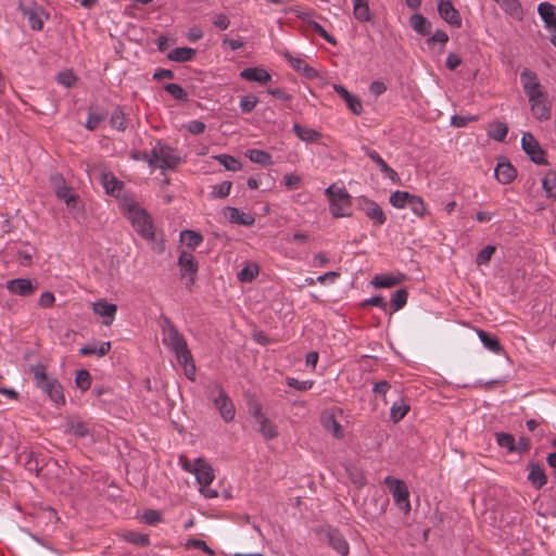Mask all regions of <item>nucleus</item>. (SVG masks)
Wrapping results in <instances>:
<instances>
[{
  "label": "nucleus",
  "instance_id": "nucleus-38",
  "mask_svg": "<svg viewBox=\"0 0 556 556\" xmlns=\"http://www.w3.org/2000/svg\"><path fill=\"white\" fill-rule=\"evenodd\" d=\"M508 132V127L505 123L502 122H493L490 124L488 129V135L492 139L496 141H504Z\"/></svg>",
  "mask_w": 556,
  "mask_h": 556
},
{
  "label": "nucleus",
  "instance_id": "nucleus-33",
  "mask_svg": "<svg viewBox=\"0 0 556 556\" xmlns=\"http://www.w3.org/2000/svg\"><path fill=\"white\" fill-rule=\"evenodd\" d=\"M197 54V51L192 48L188 47H180L173 49L168 54L167 58L170 61L175 62H188L191 61Z\"/></svg>",
  "mask_w": 556,
  "mask_h": 556
},
{
  "label": "nucleus",
  "instance_id": "nucleus-46",
  "mask_svg": "<svg viewBox=\"0 0 556 556\" xmlns=\"http://www.w3.org/2000/svg\"><path fill=\"white\" fill-rule=\"evenodd\" d=\"M520 80H521L523 90L530 89V88L533 89V87H540V83L538 80L536 75L527 68L521 72Z\"/></svg>",
  "mask_w": 556,
  "mask_h": 556
},
{
  "label": "nucleus",
  "instance_id": "nucleus-24",
  "mask_svg": "<svg viewBox=\"0 0 556 556\" xmlns=\"http://www.w3.org/2000/svg\"><path fill=\"white\" fill-rule=\"evenodd\" d=\"M327 535L328 543L334 551H337L341 556H346L349 554V544L338 530L331 529L328 531Z\"/></svg>",
  "mask_w": 556,
  "mask_h": 556
},
{
  "label": "nucleus",
  "instance_id": "nucleus-40",
  "mask_svg": "<svg viewBox=\"0 0 556 556\" xmlns=\"http://www.w3.org/2000/svg\"><path fill=\"white\" fill-rule=\"evenodd\" d=\"M247 155L253 163L261 164L264 166L271 164L270 154L264 150L251 149L247 152Z\"/></svg>",
  "mask_w": 556,
  "mask_h": 556
},
{
  "label": "nucleus",
  "instance_id": "nucleus-54",
  "mask_svg": "<svg viewBox=\"0 0 556 556\" xmlns=\"http://www.w3.org/2000/svg\"><path fill=\"white\" fill-rule=\"evenodd\" d=\"M497 444L507 448L508 452H515V438L509 433H498L496 435Z\"/></svg>",
  "mask_w": 556,
  "mask_h": 556
},
{
  "label": "nucleus",
  "instance_id": "nucleus-42",
  "mask_svg": "<svg viewBox=\"0 0 556 556\" xmlns=\"http://www.w3.org/2000/svg\"><path fill=\"white\" fill-rule=\"evenodd\" d=\"M409 412V405L406 404L404 401H401L400 403H394L391 407L390 417L394 422L400 421L403 419L406 414Z\"/></svg>",
  "mask_w": 556,
  "mask_h": 556
},
{
  "label": "nucleus",
  "instance_id": "nucleus-51",
  "mask_svg": "<svg viewBox=\"0 0 556 556\" xmlns=\"http://www.w3.org/2000/svg\"><path fill=\"white\" fill-rule=\"evenodd\" d=\"M408 207H410V210L417 215V216H425L426 213H427V208H426V204L425 202L421 200V198L419 197H416V195H413L410 197L409 199V202H408Z\"/></svg>",
  "mask_w": 556,
  "mask_h": 556
},
{
  "label": "nucleus",
  "instance_id": "nucleus-9",
  "mask_svg": "<svg viewBox=\"0 0 556 556\" xmlns=\"http://www.w3.org/2000/svg\"><path fill=\"white\" fill-rule=\"evenodd\" d=\"M522 150L531 157L536 164H545V153L540 147L538 140L531 132H525L521 138Z\"/></svg>",
  "mask_w": 556,
  "mask_h": 556
},
{
  "label": "nucleus",
  "instance_id": "nucleus-55",
  "mask_svg": "<svg viewBox=\"0 0 556 556\" xmlns=\"http://www.w3.org/2000/svg\"><path fill=\"white\" fill-rule=\"evenodd\" d=\"M258 99L253 94H248L241 98L240 100V109L244 113H250L257 105Z\"/></svg>",
  "mask_w": 556,
  "mask_h": 556
},
{
  "label": "nucleus",
  "instance_id": "nucleus-27",
  "mask_svg": "<svg viewBox=\"0 0 556 556\" xmlns=\"http://www.w3.org/2000/svg\"><path fill=\"white\" fill-rule=\"evenodd\" d=\"M532 115L540 121H547L551 117V104L546 98L530 102Z\"/></svg>",
  "mask_w": 556,
  "mask_h": 556
},
{
  "label": "nucleus",
  "instance_id": "nucleus-14",
  "mask_svg": "<svg viewBox=\"0 0 556 556\" xmlns=\"http://www.w3.org/2000/svg\"><path fill=\"white\" fill-rule=\"evenodd\" d=\"M440 16L452 26L459 27L462 18L459 12L454 8L450 0H441L438 4Z\"/></svg>",
  "mask_w": 556,
  "mask_h": 556
},
{
  "label": "nucleus",
  "instance_id": "nucleus-21",
  "mask_svg": "<svg viewBox=\"0 0 556 556\" xmlns=\"http://www.w3.org/2000/svg\"><path fill=\"white\" fill-rule=\"evenodd\" d=\"M240 76H241V78H243L245 80L256 81L262 85L267 84L271 79L270 74L262 67L244 68L243 71H241Z\"/></svg>",
  "mask_w": 556,
  "mask_h": 556
},
{
  "label": "nucleus",
  "instance_id": "nucleus-10",
  "mask_svg": "<svg viewBox=\"0 0 556 556\" xmlns=\"http://www.w3.org/2000/svg\"><path fill=\"white\" fill-rule=\"evenodd\" d=\"M7 290L15 295L30 296L37 290V285L28 278H15L8 280L5 283Z\"/></svg>",
  "mask_w": 556,
  "mask_h": 556
},
{
  "label": "nucleus",
  "instance_id": "nucleus-15",
  "mask_svg": "<svg viewBox=\"0 0 556 556\" xmlns=\"http://www.w3.org/2000/svg\"><path fill=\"white\" fill-rule=\"evenodd\" d=\"M193 475L201 486H207L214 480V471L211 465L202 458H197V467L193 468Z\"/></svg>",
  "mask_w": 556,
  "mask_h": 556
},
{
  "label": "nucleus",
  "instance_id": "nucleus-53",
  "mask_svg": "<svg viewBox=\"0 0 556 556\" xmlns=\"http://www.w3.org/2000/svg\"><path fill=\"white\" fill-rule=\"evenodd\" d=\"M75 382H76V386L80 390H83V391L88 390L90 388V384H91L90 374L87 370H85V369L78 370L76 372Z\"/></svg>",
  "mask_w": 556,
  "mask_h": 556
},
{
  "label": "nucleus",
  "instance_id": "nucleus-45",
  "mask_svg": "<svg viewBox=\"0 0 556 556\" xmlns=\"http://www.w3.org/2000/svg\"><path fill=\"white\" fill-rule=\"evenodd\" d=\"M215 159L227 169V170H232V172H237V170H240L241 169V164L240 162L235 159L233 156L231 155H228V154H219V155H216Z\"/></svg>",
  "mask_w": 556,
  "mask_h": 556
},
{
  "label": "nucleus",
  "instance_id": "nucleus-28",
  "mask_svg": "<svg viewBox=\"0 0 556 556\" xmlns=\"http://www.w3.org/2000/svg\"><path fill=\"white\" fill-rule=\"evenodd\" d=\"M364 150L366 154L378 165L380 170L387 174V176L392 181L396 182L399 180L397 173L383 161V159L378 154L377 151L370 150L368 148H364Z\"/></svg>",
  "mask_w": 556,
  "mask_h": 556
},
{
  "label": "nucleus",
  "instance_id": "nucleus-18",
  "mask_svg": "<svg viewBox=\"0 0 556 556\" xmlns=\"http://www.w3.org/2000/svg\"><path fill=\"white\" fill-rule=\"evenodd\" d=\"M282 55L286 60L289 61L291 66L298 73L303 74L306 78L313 79L318 76V73L315 68L311 67L304 60L301 58L293 56L290 52L285 51Z\"/></svg>",
  "mask_w": 556,
  "mask_h": 556
},
{
  "label": "nucleus",
  "instance_id": "nucleus-63",
  "mask_svg": "<svg viewBox=\"0 0 556 556\" xmlns=\"http://www.w3.org/2000/svg\"><path fill=\"white\" fill-rule=\"evenodd\" d=\"M58 81L61 85L70 88L76 81V77L74 76V74L72 72L65 71V72H62V73H60L58 75Z\"/></svg>",
  "mask_w": 556,
  "mask_h": 556
},
{
  "label": "nucleus",
  "instance_id": "nucleus-34",
  "mask_svg": "<svg viewBox=\"0 0 556 556\" xmlns=\"http://www.w3.org/2000/svg\"><path fill=\"white\" fill-rule=\"evenodd\" d=\"M410 26L416 33H418L421 36L429 35L431 30L430 22L421 14L412 15Z\"/></svg>",
  "mask_w": 556,
  "mask_h": 556
},
{
  "label": "nucleus",
  "instance_id": "nucleus-39",
  "mask_svg": "<svg viewBox=\"0 0 556 556\" xmlns=\"http://www.w3.org/2000/svg\"><path fill=\"white\" fill-rule=\"evenodd\" d=\"M478 336H479L481 342L483 343V345L488 350H490L491 352L496 353V354L502 352V345H501L500 341L497 340V338L491 337L484 330H478Z\"/></svg>",
  "mask_w": 556,
  "mask_h": 556
},
{
  "label": "nucleus",
  "instance_id": "nucleus-29",
  "mask_svg": "<svg viewBox=\"0 0 556 556\" xmlns=\"http://www.w3.org/2000/svg\"><path fill=\"white\" fill-rule=\"evenodd\" d=\"M256 424L258 425L257 431L265 440H273L278 437L277 426L266 416H260V420Z\"/></svg>",
  "mask_w": 556,
  "mask_h": 556
},
{
  "label": "nucleus",
  "instance_id": "nucleus-20",
  "mask_svg": "<svg viewBox=\"0 0 556 556\" xmlns=\"http://www.w3.org/2000/svg\"><path fill=\"white\" fill-rule=\"evenodd\" d=\"M224 215L229 222L243 226H252L255 222L254 217L249 214L240 211L237 207L227 206L224 208Z\"/></svg>",
  "mask_w": 556,
  "mask_h": 556
},
{
  "label": "nucleus",
  "instance_id": "nucleus-23",
  "mask_svg": "<svg viewBox=\"0 0 556 556\" xmlns=\"http://www.w3.org/2000/svg\"><path fill=\"white\" fill-rule=\"evenodd\" d=\"M101 184L105 189V192L113 197H119L123 182L118 180L112 173L103 172L101 174Z\"/></svg>",
  "mask_w": 556,
  "mask_h": 556
},
{
  "label": "nucleus",
  "instance_id": "nucleus-12",
  "mask_svg": "<svg viewBox=\"0 0 556 556\" xmlns=\"http://www.w3.org/2000/svg\"><path fill=\"white\" fill-rule=\"evenodd\" d=\"M359 206L365 215L370 218L375 225L380 226L386 223V214L383 213L382 208L372 200L364 198L361 200Z\"/></svg>",
  "mask_w": 556,
  "mask_h": 556
},
{
  "label": "nucleus",
  "instance_id": "nucleus-50",
  "mask_svg": "<svg viewBox=\"0 0 556 556\" xmlns=\"http://www.w3.org/2000/svg\"><path fill=\"white\" fill-rule=\"evenodd\" d=\"M164 89L176 100H187L188 93L178 84L170 83L164 86Z\"/></svg>",
  "mask_w": 556,
  "mask_h": 556
},
{
  "label": "nucleus",
  "instance_id": "nucleus-4",
  "mask_svg": "<svg viewBox=\"0 0 556 556\" xmlns=\"http://www.w3.org/2000/svg\"><path fill=\"white\" fill-rule=\"evenodd\" d=\"M207 395L226 422L235 418V405L219 382L212 381L208 383Z\"/></svg>",
  "mask_w": 556,
  "mask_h": 556
},
{
  "label": "nucleus",
  "instance_id": "nucleus-62",
  "mask_svg": "<svg viewBox=\"0 0 556 556\" xmlns=\"http://www.w3.org/2000/svg\"><path fill=\"white\" fill-rule=\"evenodd\" d=\"M142 517H143V520L146 521V523H148L150 526H154L162 520L161 513L157 510H153V509L144 511Z\"/></svg>",
  "mask_w": 556,
  "mask_h": 556
},
{
  "label": "nucleus",
  "instance_id": "nucleus-5",
  "mask_svg": "<svg viewBox=\"0 0 556 556\" xmlns=\"http://www.w3.org/2000/svg\"><path fill=\"white\" fill-rule=\"evenodd\" d=\"M146 160L150 166L165 170L167 168H174L179 163L180 159L175 154L172 148L157 142L150 154L147 155Z\"/></svg>",
  "mask_w": 556,
  "mask_h": 556
},
{
  "label": "nucleus",
  "instance_id": "nucleus-6",
  "mask_svg": "<svg viewBox=\"0 0 556 556\" xmlns=\"http://www.w3.org/2000/svg\"><path fill=\"white\" fill-rule=\"evenodd\" d=\"M325 192L329 198V210L333 217L339 218L350 215L344 212V208L351 205V197L345 188H339L336 187V185H331Z\"/></svg>",
  "mask_w": 556,
  "mask_h": 556
},
{
  "label": "nucleus",
  "instance_id": "nucleus-37",
  "mask_svg": "<svg viewBox=\"0 0 556 556\" xmlns=\"http://www.w3.org/2000/svg\"><path fill=\"white\" fill-rule=\"evenodd\" d=\"M111 350V343L110 342H102L99 345H86L83 346L79 350V353L84 356L88 355H97L99 357H102L106 355Z\"/></svg>",
  "mask_w": 556,
  "mask_h": 556
},
{
  "label": "nucleus",
  "instance_id": "nucleus-22",
  "mask_svg": "<svg viewBox=\"0 0 556 556\" xmlns=\"http://www.w3.org/2000/svg\"><path fill=\"white\" fill-rule=\"evenodd\" d=\"M320 422L334 438L341 439L343 437V429L332 413L324 412L320 416Z\"/></svg>",
  "mask_w": 556,
  "mask_h": 556
},
{
  "label": "nucleus",
  "instance_id": "nucleus-8",
  "mask_svg": "<svg viewBox=\"0 0 556 556\" xmlns=\"http://www.w3.org/2000/svg\"><path fill=\"white\" fill-rule=\"evenodd\" d=\"M178 266L180 268L181 277H187V286H192L195 281V275L199 269L198 262L194 256L188 251H181L178 258Z\"/></svg>",
  "mask_w": 556,
  "mask_h": 556
},
{
  "label": "nucleus",
  "instance_id": "nucleus-31",
  "mask_svg": "<svg viewBox=\"0 0 556 556\" xmlns=\"http://www.w3.org/2000/svg\"><path fill=\"white\" fill-rule=\"evenodd\" d=\"M353 14L359 22H370L372 16L369 10L368 0H352Z\"/></svg>",
  "mask_w": 556,
  "mask_h": 556
},
{
  "label": "nucleus",
  "instance_id": "nucleus-57",
  "mask_svg": "<svg viewBox=\"0 0 556 556\" xmlns=\"http://www.w3.org/2000/svg\"><path fill=\"white\" fill-rule=\"evenodd\" d=\"M126 540L139 546L149 545V536L139 532L130 531L125 535Z\"/></svg>",
  "mask_w": 556,
  "mask_h": 556
},
{
  "label": "nucleus",
  "instance_id": "nucleus-49",
  "mask_svg": "<svg viewBox=\"0 0 556 556\" xmlns=\"http://www.w3.org/2000/svg\"><path fill=\"white\" fill-rule=\"evenodd\" d=\"M311 29H313L315 33H317L321 38H324L327 42H329L332 46L337 45L336 38L330 35L320 24H318L315 21H309L307 24Z\"/></svg>",
  "mask_w": 556,
  "mask_h": 556
},
{
  "label": "nucleus",
  "instance_id": "nucleus-32",
  "mask_svg": "<svg viewBox=\"0 0 556 556\" xmlns=\"http://www.w3.org/2000/svg\"><path fill=\"white\" fill-rule=\"evenodd\" d=\"M403 280V276L396 277L390 274H382V275H376L372 280L371 285L375 288H391L396 285H400Z\"/></svg>",
  "mask_w": 556,
  "mask_h": 556
},
{
  "label": "nucleus",
  "instance_id": "nucleus-61",
  "mask_svg": "<svg viewBox=\"0 0 556 556\" xmlns=\"http://www.w3.org/2000/svg\"><path fill=\"white\" fill-rule=\"evenodd\" d=\"M178 363L184 367L186 377L193 381L195 379V365L192 355L190 354V359L187 362L178 361Z\"/></svg>",
  "mask_w": 556,
  "mask_h": 556
},
{
  "label": "nucleus",
  "instance_id": "nucleus-56",
  "mask_svg": "<svg viewBox=\"0 0 556 556\" xmlns=\"http://www.w3.org/2000/svg\"><path fill=\"white\" fill-rule=\"evenodd\" d=\"M110 123L112 127L121 131L125 130L127 127L125 115L121 110L114 111V113L111 116Z\"/></svg>",
  "mask_w": 556,
  "mask_h": 556
},
{
  "label": "nucleus",
  "instance_id": "nucleus-41",
  "mask_svg": "<svg viewBox=\"0 0 556 556\" xmlns=\"http://www.w3.org/2000/svg\"><path fill=\"white\" fill-rule=\"evenodd\" d=\"M412 194L406 191H394L390 195V203L397 208H404L408 205Z\"/></svg>",
  "mask_w": 556,
  "mask_h": 556
},
{
  "label": "nucleus",
  "instance_id": "nucleus-35",
  "mask_svg": "<svg viewBox=\"0 0 556 556\" xmlns=\"http://www.w3.org/2000/svg\"><path fill=\"white\" fill-rule=\"evenodd\" d=\"M293 130H294L295 135L302 141H305V142H314L320 138V134L318 131H316L315 129H312V128L301 126L298 123H295L293 125Z\"/></svg>",
  "mask_w": 556,
  "mask_h": 556
},
{
  "label": "nucleus",
  "instance_id": "nucleus-36",
  "mask_svg": "<svg viewBox=\"0 0 556 556\" xmlns=\"http://www.w3.org/2000/svg\"><path fill=\"white\" fill-rule=\"evenodd\" d=\"M180 241L188 248L194 249L202 243L203 237L200 232L186 229L180 232Z\"/></svg>",
  "mask_w": 556,
  "mask_h": 556
},
{
  "label": "nucleus",
  "instance_id": "nucleus-44",
  "mask_svg": "<svg viewBox=\"0 0 556 556\" xmlns=\"http://www.w3.org/2000/svg\"><path fill=\"white\" fill-rule=\"evenodd\" d=\"M258 274V266L256 264H249L243 267L237 275L241 282H251Z\"/></svg>",
  "mask_w": 556,
  "mask_h": 556
},
{
  "label": "nucleus",
  "instance_id": "nucleus-16",
  "mask_svg": "<svg viewBox=\"0 0 556 556\" xmlns=\"http://www.w3.org/2000/svg\"><path fill=\"white\" fill-rule=\"evenodd\" d=\"M23 15L27 17L29 26L34 30H41L43 27L45 12L41 7L33 4L22 9Z\"/></svg>",
  "mask_w": 556,
  "mask_h": 556
},
{
  "label": "nucleus",
  "instance_id": "nucleus-11",
  "mask_svg": "<svg viewBox=\"0 0 556 556\" xmlns=\"http://www.w3.org/2000/svg\"><path fill=\"white\" fill-rule=\"evenodd\" d=\"M92 312L103 318V325L110 326L115 319L117 305L109 303L104 299H100L92 303Z\"/></svg>",
  "mask_w": 556,
  "mask_h": 556
},
{
  "label": "nucleus",
  "instance_id": "nucleus-17",
  "mask_svg": "<svg viewBox=\"0 0 556 556\" xmlns=\"http://www.w3.org/2000/svg\"><path fill=\"white\" fill-rule=\"evenodd\" d=\"M333 89L344 100L349 110L356 115H361L363 113V104L357 96L349 92L342 85H333Z\"/></svg>",
  "mask_w": 556,
  "mask_h": 556
},
{
  "label": "nucleus",
  "instance_id": "nucleus-26",
  "mask_svg": "<svg viewBox=\"0 0 556 556\" xmlns=\"http://www.w3.org/2000/svg\"><path fill=\"white\" fill-rule=\"evenodd\" d=\"M528 480L535 489H541L547 482V477L544 469L534 463L529 465Z\"/></svg>",
  "mask_w": 556,
  "mask_h": 556
},
{
  "label": "nucleus",
  "instance_id": "nucleus-25",
  "mask_svg": "<svg viewBox=\"0 0 556 556\" xmlns=\"http://www.w3.org/2000/svg\"><path fill=\"white\" fill-rule=\"evenodd\" d=\"M494 173L496 179L503 185L511 182L517 175L515 167L509 162H500Z\"/></svg>",
  "mask_w": 556,
  "mask_h": 556
},
{
  "label": "nucleus",
  "instance_id": "nucleus-2",
  "mask_svg": "<svg viewBox=\"0 0 556 556\" xmlns=\"http://www.w3.org/2000/svg\"><path fill=\"white\" fill-rule=\"evenodd\" d=\"M31 371L36 386L41 389L53 403L63 405L65 403L63 388L55 378L47 376L46 367L39 363L31 367Z\"/></svg>",
  "mask_w": 556,
  "mask_h": 556
},
{
  "label": "nucleus",
  "instance_id": "nucleus-59",
  "mask_svg": "<svg viewBox=\"0 0 556 556\" xmlns=\"http://www.w3.org/2000/svg\"><path fill=\"white\" fill-rule=\"evenodd\" d=\"M231 186L230 181H223L220 185L213 188L212 195L216 198H226L230 193Z\"/></svg>",
  "mask_w": 556,
  "mask_h": 556
},
{
  "label": "nucleus",
  "instance_id": "nucleus-43",
  "mask_svg": "<svg viewBox=\"0 0 556 556\" xmlns=\"http://www.w3.org/2000/svg\"><path fill=\"white\" fill-rule=\"evenodd\" d=\"M106 117L105 111L89 112L85 126L88 130H94Z\"/></svg>",
  "mask_w": 556,
  "mask_h": 556
},
{
  "label": "nucleus",
  "instance_id": "nucleus-13",
  "mask_svg": "<svg viewBox=\"0 0 556 556\" xmlns=\"http://www.w3.org/2000/svg\"><path fill=\"white\" fill-rule=\"evenodd\" d=\"M52 184L56 197L63 200L67 206L73 207L76 204L78 195L72 192L71 188L65 185L63 178L59 175L52 177Z\"/></svg>",
  "mask_w": 556,
  "mask_h": 556
},
{
  "label": "nucleus",
  "instance_id": "nucleus-1",
  "mask_svg": "<svg viewBox=\"0 0 556 556\" xmlns=\"http://www.w3.org/2000/svg\"><path fill=\"white\" fill-rule=\"evenodd\" d=\"M122 206L136 232L146 240H154V225L148 212L132 200H125Z\"/></svg>",
  "mask_w": 556,
  "mask_h": 556
},
{
  "label": "nucleus",
  "instance_id": "nucleus-30",
  "mask_svg": "<svg viewBox=\"0 0 556 556\" xmlns=\"http://www.w3.org/2000/svg\"><path fill=\"white\" fill-rule=\"evenodd\" d=\"M65 427L66 432L77 438H85L90 434V429L88 425L80 419L70 418L67 419Z\"/></svg>",
  "mask_w": 556,
  "mask_h": 556
},
{
  "label": "nucleus",
  "instance_id": "nucleus-48",
  "mask_svg": "<svg viewBox=\"0 0 556 556\" xmlns=\"http://www.w3.org/2000/svg\"><path fill=\"white\" fill-rule=\"evenodd\" d=\"M407 298H408V293H407L406 289H399L397 291H395V293L393 294V296L391 299L393 312H396V311L401 309L402 307H404L407 302Z\"/></svg>",
  "mask_w": 556,
  "mask_h": 556
},
{
  "label": "nucleus",
  "instance_id": "nucleus-3",
  "mask_svg": "<svg viewBox=\"0 0 556 556\" xmlns=\"http://www.w3.org/2000/svg\"><path fill=\"white\" fill-rule=\"evenodd\" d=\"M162 334L163 344L168 346L175 353L177 361L187 362L190 359L191 352L188 349L185 338L179 333L176 326L168 318H165L164 320Z\"/></svg>",
  "mask_w": 556,
  "mask_h": 556
},
{
  "label": "nucleus",
  "instance_id": "nucleus-7",
  "mask_svg": "<svg viewBox=\"0 0 556 556\" xmlns=\"http://www.w3.org/2000/svg\"><path fill=\"white\" fill-rule=\"evenodd\" d=\"M384 483L389 488L395 504L404 513L410 511L409 493L407 485L403 480L392 478L390 476L384 478Z\"/></svg>",
  "mask_w": 556,
  "mask_h": 556
},
{
  "label": "nucleus",
  "instance_id": "nucleus-52",
  "mask_svg": "<svg viewBox=\"0 0 556 556\" xmlns=\"http://www.w3.org/2000/svg\"><path fill=\"white\" fill-rule=\"evenodd\" d=\"M508 14L518 16L521 13L520 5L517 0H495Z\"/></svg>",
  "mask_w": 556,
  "mask_h": 556
},
{
  "label": "nucleus",
  "instance_id": "nucleus-58",
  "mask_svg": "<svg viewBox=\"0 0 556 556\" xmlns=\"http://www.w3.org/2000/svg\"><path fill=\"white\" fill-rule=\"evenodd\" d=\"M496 248L494 245H486L483 248L477 255V264H488L492 257V255L495 253Z\"/></svg>",
  "mask_w": 556,
  "mask_h": 556
},
{
  "label": "nucleus",
  "instance_id": "nucleus-64",
  "mask_svg": "<svg viewBox=\"0 0 556 556\" xmlns=\"http://www.w3.org/2000/svg\"><path fill=\"white\" fill-rule=\"evenodd\" d=\"M187 547H194L203 551L204 553L212 555L214 552L206 545V543L199 539H191L186 544Z\"/></svg>",
  "mask_w": 556,
  "mask_h": 556
},
{
  "label": "nucleus",
  "instance_id": "nucleus-60",
  "mask_svg": "<svg viewBox=\"0 0 556 556\" xmlns=\"http://www.w3.org/2000/svg\"><path fill=\"white\" fill-rule=\"evenodd\" d=\"M313 381L312 380H304V381H300L295 378H288L287 379V384L291 388H294L299 391H307L309 390L312 387H313Z\"/></svg>",
  "mask_w": 556,
  "mask_h": 556
},
{
  "label": "nucleus",
  "instance_id": "nucleus-19",
  "mask_svg": "<svg viewBox=\"0 0 556 556\" xmlns=\"http://www.w3.org/2000/svg\"><path fill=\"white\" fill-rule=\"evenodd\" d=\"M538 12L543 20L545 27L553 34H556V7L542 2L538 7Z\"/></svg>",
  "mask_w": 556,
  "mask_h": 556
},
{
  "label": "nucleus",
  "instance_id": "nucleus-47",
  "mask_svg": "<svg viewBox=\"0 0 556 556\" xmlns=\"http://www.w3.org/2000/svg\"><path fill=\"white\" fill-rule=\"evenodd\" d=\"M543 188L548 197H556V173L548 172L543 179Z\"/></svg>",
  "mask_w": 556,
  "mask_h": 556
}]
</instances>
